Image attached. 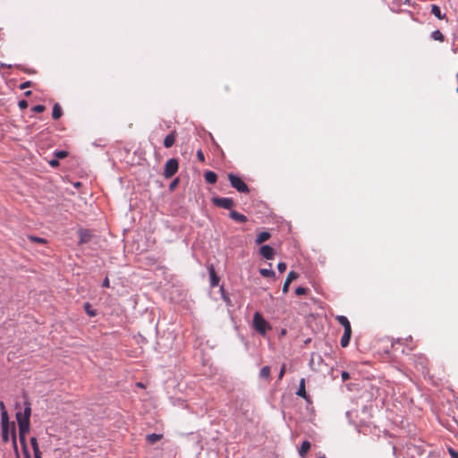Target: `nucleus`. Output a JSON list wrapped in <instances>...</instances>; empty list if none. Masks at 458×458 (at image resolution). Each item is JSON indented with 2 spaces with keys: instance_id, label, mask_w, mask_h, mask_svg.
Returning a JSON list of instances; mask_svg holds the SVG:
<instances>
[{
  "instance_id": "obj_1",
  "label": "nucleus",
  "mask_w": 458,
  "mask_h": 458,
  "mask_svg": "<svg viewBox=\"0 0 458 458\" xmlns=\"http://www.w3.org/2000/svg\"><path fill=\"white\" fill-rule=\"evenodd\" d=\"M31 407L29 402L24 403L23 411H18L15 414L19 427V436H26L30 428Z\"/></svg>"
},
{
  "instance_id": "obj_2",
  "label": "nucleus",
  "mask_w": 458,
  "mask_h": 458,
  "mask_svg": "<svg viewBox=\"0 0 458 458\" xmlns=\"http://www.w3.org/2000/svg\"><path fill=\"white\" fill-rule=\"evenodd\" d=\"M335 319L338 321L340 325L344 327V335L341 337L340 344L343 348H345L349 345L351 336H352V327L349 319L343 315L336 316Z\"/></svg>"
},
{
  "instance_id": "obj_3",
  "label": "nucleus",
  "mask_w": 458,
  "mask_h": 458,
  "mask_svg": "<svg viewBox=\"0 0 458 458\" xmlns=\"http://www.w3.org/2000/svg\"><path fill=\"white\" fill-rule=\"evenodd\" d=\"M252 327L256 332L263 336L272 329L270 324L258 311L253 315Z\"/></svg>"
},
{
  "instance_id": "obj_4",
  "label": "nucleus",
  "mask_w": 458,
  "mask_h": 458,
  "mask_svg": "<svg viewBox=\"0 0 458 458\" xmlns=\"http://www.w3.org/2000/svg\"><path fill=\"white\" fill-rule=\"evenodd\" d=\"M1 429L4 443H7L10 440V437L11 438L13 437V431L16 433L15 423L5 418V414H4L3 420H1Z\"/></svg>"
},
{
  "instance_id": "obj_5",
  "label": "nucleus",
  "mask_w": 458,
  "mask_h": 458,
  "mask_svg": "<svg viewBox=\"0 0 458 458\" xmlns=\"http://www.w3.org/2000/svg\"><path fill=\"white\" fill-rule=\"evenodd\" d=\"M228 179L233 188L242 193H248L250 189L248 185L242 181V179L233 174H228Z\"/></svg>"
},
{
  "instance_id": "obj_6",
  "label": "nucleus",
  "mask_w": 458,
  "mask_h": 458,
  "mask_svg": "<svg viewBox=\"0 0 458 458\" xmlns=\"http://www.w3.org/2000/svg\"><path fill=\"white\" fill-rule=\"evenodd\" d=\"M179 168V163L176 158H170L166 161L164 169V176L165 178H171L174 176Z\"/></svg>"
},
{
  "instance_id": "obj_7",
  "label": "nucleus",
  "mask_w": 458,
  "mask_h": 458,
  "mask_svg": "<svg viewBox=\"0 0 458 458\" xmlns=\"http://www.w3.org/2000/svg\"><path fill=\"white\" fill-rule=\"evenodd\" d=\"M212 202L215 206L225 209H232L235 205L233 199L231 198L216 197L212 199Z\"/></svg>"
},
{
  "instance_id": "obj_8",
  "label": "nucleus",
  "mask_w": 458,
  "mask_h": 458,
  "mask_svg": "<svg viewBox=\"0 0 458 458\" xmlns=\"http://www.w3.org/2000/svg\"><path fill=\"white\" fill-rule=\"evenodd\" d=\"M259 253L266 259H272L275 256V250L269 245H263L259 249Z\"/></svg>"
},
{
  "instance_id": "obj_9",
  "label": "nucleus",
  "mask_w": 458,
  "mask_h": 458,
  "mask_svg": "<svg viewBox=\"0 0 458 458\" xmlns=\"http://www.w3.org/2000/svg\"><path fill=\"white\" fill-rule=\"evenodd\" d=\"M176 135H177L176 131H174L165 138V140H164L165 148H169L174 144Z\"/></svg>"
},
{
  "instance_id": "obj_10",
  "label": "nucleus",
  "mask_w": 458,
  "mask_h": 458,
  "mask_svg": "<svg viewBox=\"0 0 458 458\" xmlns=\"http://www.w3.org/2000/svg\"><path fill=\"white\" fill-rule=\"evenodd\" d=\"M30 445L33 449L35 458H42V453L39 450L38 440L35 437L30 438Z\"/></svg>"
},
{
  "instance_id": "obj_11",
  "label": "nucleus",
  "mask_w": 458,
  "mask_h": 458,
  "mask_svg": "<svg viewBox=\"0 0 458 458\" xmlns=\"http://www.w3.org/2000/svg\"><path fill=\"white\" fill-rule=\"evenodd\" d=\"M296 394L304 398L305 400L309 401L310 396L307 394V392L305 389V379L304 378H301L300 380V386H299V389H298Z\"/></svg>"
},
{
  "instance_id": "obj_12",
  "label": "nucleus",
  "mask_w": 458,
  "mask_h": 458,
  "mask_svg": "<svg viewBox=\"0 0 458 458\" xmlns=\"http://www.w3.org/2000/svg\"><path fill=\"white\" fill-rule=\"evenodd\" d=\"M230 217L239 223H246L248 220L246 216L235 210L230 212Z\"/></svg>"
},
{
  "instance_id": "obj_13",
  "label": "nucleus",
  "mask_w": 458,
  "mask_h": 458,
  "mask_svg": "<svg viewBox=\"0 0 458 458\" xmlns=\"http://www.w3.org/2000/svg\"><path fill=\"white\" fill-rule=\"evenodd\" d=\"M208 271H209V276H210V284L212 287H215L219 283V277L216 276L213 266L209 267Z\"/></svg>"
},
{
  "instance_id": "obj_14",
  "label": "nucleus",
  "mask_w": 458,
  "mask_h": 458,
  "mask_svg": "<svg viewBox=\"0 0 458 458\" xmlns=\"http://www.w3.org/2000/svg\"><path fill=\"white\" fill-rule=\"evenodd\" d=\"M79 234H80V241H79L80 244L87 243L91 238V234L89 233V232L88 230L81 229V230H80Z\"/></svg>"
},
{
  "instance_id": "obj_15",
  "label": "nucleus",
  "mask_w": 458,
  "mask_h": 458,
  "mask_svg": "<svg viewBox=\"0 0 458 458\" xmlns=\"http://www.w3.org/2000/svg\"><path fill=\"white\" fill-rule=\"evenodd\" d=\"M310 446H311V445L308 440L303 441L299 449L300 456L304 458L306 456V454H308V452L310 451Z\"/></svg>"
},
{
  "instance_id": "obj_16",
  "label": "nucleus",
  "mask_w": 458,
  "mask_h": 458,
  "mask_svg": "<svg viewBox=\"0 0 458 458\" xmlns=\"http://www.w3.org/2000/svg\"><path fill=\"white\" fill-rule=\"evenodd\" d=\"M205 181L208 183L214 184L217 181V175L215 172L208 171L204 174Z\"/></svg>"
},
{
  "instance_id": "obj_17",
  "label": "nucleus",
  "mask_w": 458,
  "mask_h": 458,
  "mask_svg": "<svg viewBox=\"0 0 458 458\" xmlns=\"http://www.w3.org/2000/svg\"><path fill=\"white\" fill-rule=\"evenodd\" d=\"M270 237H271V234L268 232H262L258 234V236L255 240V242H256V244H261L264 242L269 240Z\"/></svg>"
},
{
  "instance_id": "obj_18",
  "label": "nucleus",
  "mask_w": 458,
  "mask_h": 458,
  "mask_svg": "<svg viewBox=\"0 0 458 458\" xmlns=\"http://www.w3.org/2000/svg\"><path fill=\"white\" fill-rule=\"evenodd\" d=\"M162 437H163L162 434L152 433V434L147 435L146 439H147L148 444L154 445L155 443H157V441L162 439Z\"/></svg>"
},
{
  "instance_id": "obj_19",
  "label": "nucleus",
  "mask_w": 458,
  "mask_h": 458,
  "mask_svg": "<svg viewBox=\"0 0 458 458\" xmlns=\"http://www.w3.org/2000/svg\"><path fill=\"white\" fill-rule=\"evenodd\" d=\"M431 13L439 20H444L445 18V14H443L440 7L436 4L431 5Z\"/></svg>"
},
{
  "instance_id": "obj_20",
  "label": "nucleus",
  "mask_w": 458,
  "mask_h": 458,
  "mask_svg": "<svg viewBox=\"0 0 458 458\" xmlns=\"http://www.w3.org/2000/svg\"><path fill=\"white\" fill-rule=\"evenodd\" d=\"M62 115H63V111H62L61 106H60L58 104H55V106H54V107H53L52 117H53L55 120H57V119H59Z\"/></svg>"
},
{
  "instance_id": "obj_21",
  "label": "nucleus",
  "mask_w": 458,
  "mask_h": 458,
  "mask_svg": "<svg viewBox=\"0 0 458 458\" xmlns=\"http://www.w3.org/2000/svg\"><path fill=\"white\" fill-rule=\"evenodd\" d=\"M11 439H12V445H13V452H14L15 457L16 458H21L20 453H19V450H18V445H17L16 433L13 432V437Z\"/></svg>"
},
{
  "instance_id": "obj_22",
  "label": "nucleus",
  "mask_w": 458,
  "mask_h": 458,
  "mask_svg": "<svg viewBox=\"0 0 458 458\" xmlns=\"http://www.w3.org/2000/svg\"><path fill=\"white\" fill-rule=\"evenodd\" d=\"M431 38L434 40H437V41H439V42H443L445 40V36L443 35V33L440 30H434L431 33Z\"/></svg>"
},
{
  "instance_id": "obj_23",
  "label": "nucleus",
  "mask_w": 458,
  "mask_h": 458,
  "mask_svg": "<svg viewBox=\"0 0 458 458\" xmlns=\"http://www.w3.org/2000/svg\"><path fill=\"white\" fill-rule=\"evenodd\" d=\"M260 377L268 380L270 378V368L268 366H265L261 369L259 373Z\"/></svg>"
},
{
  "instance_id": "obj_24",
  "label": "nucleus",
  "mask_w": 458,
  "mask_h": 458,
  "mask_svg": "<svg viewBox=\"0 0 458 458\" xmlns=\"http://www.w3.org/2000/svg\"><path fill=\"white\" fill-rule=\"evenodd\" d=\"M259 273L264 277H275L276 274L272 269L261 268Z\"/></svg>"
},
{
  "instance_id": "obj_25",
  "label": "nucleus",
  "mask_w": 458,
  "mask_h": 458,
  "mask_svg": "<svg viewBox=\"0 0 458 458\" xmlns=\"http://www.w3.org/2000/svg\"><path fill=\"white\" fill-rule=\"evenodd\" d=\"M298 276H299L298 273H296L294 271H290L287 275L285 281H287L288 283H292L293 280L297 279Z\"/></svg>"
},
{
  "instance_id": "obj_26",
  "label": "nucleus",
  "mask_w": 458,
  "mask_h": 458,
  "mask_svg": "<svg viewBox=\"0 0 458 458\" xmlns=\"http://www.w3.org/2000/svg\"><path fill=\"white\" fill-rule=\"evenodd\" d=\"M29 239L37 243L45 244L47 242V240L44 238L37 237V236H30Z\"/></svg>"
},
{
  "instance_id": "obj_27",
  "label": "nucleus",
  "mask_w": 458,
  "mask_h": 458,
  "mask_svg": "<svg viewBox=\"0 0 458 458\" xmlns=\"http://www.w3.org/2000/svg\"><path fill=\"white\" fill-rule=\"evenodd\" d=\"M84 309H85V310H86V312H87V314H88L89 316H90V317H94V316L96 315L95 310H91V306H90V304H89V303H88V302H87V303H85V304H84Z\"/></svg>"
},
{
  "instance_id": "obj_28",
  "label": "nucleus",
  "mask_w": 458,
  "mask_h": 458,
  "mask_svg": "<svg viewBox=\"0 0 458 458\" xmlns=\"http://www.w3.org/2000/svg\"><path fill=\"white\" fill-rule=\"evenodd\" d=\"M0 410H1V420H3L4 414H5V418L9 419L8 412L5 409L4 402H0Z\"/></svg>"
},
{
  "instance_id": "obj_29",
  "label": "nucleus",
  "mask_w": 458,
  "mask_h": 458,
  "mask_svg": "<svg viewBox=\"0 0 458 458\" xmlns=\"http://www.w3.org/2000/svg\"><path fill=\"white\" fill-rule=\"evenodd\" d=\"M308 289L305 288V287H301V286H299L295 289V293L297 295H303V294H306L308 293Z\"/></svg>"
},
{
  "instance_id": "obj_30",
  "label": "nucleus",
  "mask_w": 458,
  "mask_h": 458,
  "mask_svg": "<svg viewBox=\"0 0 458 458\" xmlns=\"http://www.w3.org/2000/svg\"><path fill=\"white\" fill-rule=\"evenodd\" d=\"M55 157H57V158H64V157H66L68 156V152H67V151H65V150L56 151V152L55 153Z\"/></svg>"
},
{
  "instance_id": "obj_31",
  "label": "nucleus",
  "mask_w": 458,
  "mask_h": 458,
  "mask_svg": "<svg viewBox=\"0 0 458 458\" xmlns=\"http://www.w3.org/2000/svg\"><path fill=\"white\" fill-rule=\"evenodd\" d=\"M45 109H46V107L42 105H37L32 107V111L35 113H42L45 111Z\"/></svg>"
},
{
  "instance_id": "obj_32",
  "label": "nucleus",
  "mask_w": 458,
  "mask_h": 458,
  "mask_svg": "<svg viewBox=\"0 0 458 458\" xmlns=\"http://www.w3.org/2000/svg\"><path fill=\"white\" fill-rule=\"evenodd\" d=\"M19 440L21 445V449H25V447H28L27 441H26V436H19Z\"/></svg>"
},
{
  "instance_id": "obj_33",
  "label": "nucleus",
  "mask_w": 458,
  "mask_h": 458,
  "mask_svg": "<svg viewBox=\"0 0 458 458\" xmlns=\"http://www.w3.org/2000/svg\"><path fill=\"white\" fill-rule=\"evenodd\" d=\"M286 264L284 262H280L277 265V269L280 273H284L286 270Z\"/></svg>"
},
{
  "instance_id": "obj_34",
  "label": "nucleus",
  "mask_w": 458,
  "mask_h": 458,
  "mask_svg": "<svg viewBox=\"0 0 458 458\" xmlns=\"http://www.w3.org/2000/svg\"><path fill=\"white\" fill-rule=\"evenodd\" d=\"M285 371H286V365L285 364H283L282 367H281V369H280V372H279V375H278V379L281 380L283 378V377L284 376L285 374Z\"/></svg>"
},
{
  "instance_id": "obj_35",
  "label": "nucleus",
  "mask_w": 458,
  "mask_h": 458,
  "mask_svg": "<svg viewBox=\"0 0 458 458\" xmlns=\"http://www.w3.org/2000/svg\"><path fill=\"white\" fill-rule=\"evenodd\" d=\"M448 453L452 458H458V452L452 447H448Z\"/></svg>"
},
{
  "instance_id": "obj_36",
  "label": "nucleus",
  "mask_w": 458,
  "mask_h": 458,
  "mask_svg": "<svg viewBox=\"0 0 458 458\" xmlns=\"http://www.w3.org/2000/svg\"><path fill=\"white\" fill-rule=\"evenodd\" d=\"M18 106L21 110L26 109L28 107V102L26 100H20Z\"/></svg>"
},
{
  "instance_id": "obj_37",
  "label": "nucleus",
  "mask_w": 458,
  "mask_h": 458,
  "mask_svg": "<svg viewBox=\"0 0 458 458\" xmlns=\"http://www.w3.org/2000/svg\"><path fill=\"white\" fill-rule=\"evenodd\" d=\"M31 86H32V82L28 81H25V82L21 83L20 85V89H27V88L31 87Z\"/></svg>"
},
{
  "instance_id": "obj_38",
  "label": "nucleus",
  "mask_w": 458,
  "mask_h": 458,
  "mask_svg": "<svg viewBox=\"0 0 458 458\" xmlns=\"http://www.w3.org/2000/svg\"><path fill=\"white\" fill-rule=\"evenodd\" d=\"M197 157L198 159L200 161V162H204L205 161V157H204V154L202 152V150H198L197 151Z\"/></svg>"
},
{
  "instance_id": "obj_39",
  "label": "nucleus",
  "mask_w": 458,
  "mask_h": 458,
  "mask_svg": "<svg viewBox=\"0 0 458 458\" xmlns=\"http://www.w3.org/2000/svg\"><path fill=\"white\" fill-rule=\"evenodd\" d=\"M341 377L343 381H346L350 378V374L347 371H343Z\"/></svg>"
},
{
  "instance_id": "obj_40",
  "label": "nucleus",
  "mask_w": 458,
  "mask_h": 458,
  "mask_svg": "<svg viewBox=\"0 0 458 458\" xmlns=\"http://www.w3.org/2000/svg\"><path fill=\"white\" fill-rule=\"evenodd\" d=\"M290 284L291 283L284 281V284L283 289H282L284 293H286L288 292Z\"/></svg>"
},
{
  "instance_id": "obj_41",
  "label": "nucleus",
  "mask_w": 458,
  "mask_h": 458,
  "mask_svg": "<svg viewBox=\"0 0 458 458\" xmlns=\"http://www.w3.org/2000/svg\"><path fill=\"white\" fill-rule=\"evenodd\" d=\"M102 286L106 287V288H108L110 286V281L107 276L104 279Z\"/></svg>"
},
{
  "instance_id": "obj_42",
  "label": "nucleus",
  "mask_w": 458,
  "mask_h": 458,
  "mask_svg": "<svg viewBox=\"0 0 458 458\" xmlns=\"http://www.w3.org/2000/svg\"><path fill=\"white\" fill-rule=\"evenodd\" d=\"M49 165L52 166V167H55L59 165V162L57 159H52L49 161Z\"/></svg>"
},
{
  "instance_id": "obj_43",
  "label": "nucleus",
  "mask_w": 458,
  "mask_h": 458,
  "mask_svg": "<svg viewBox=\"0 0 458 458\" xmlns=\"http://www.w3.org/2000/svg\"><path fill=\"white\" fill-rule=\"evenodd\" d=\"M22 453H23L25 458H31L28 447H25V449H22Z\"/></svg>"
},
{
  "instance_id": "obj_44",
  "label": "nucleus",
  "mask_w": 458,
  "mask_h": 458,
  "mask_svg": "<svg viewBox=\"0 0 458 458\" xmlns=\"http://www.w3.org/2000/svg\"><path fill=\"white\" fill-rule=\"evenodd\" d=\"M177 182H178V179L174 180V181L171 183V185H170V189H171V190H173V189L175 187V185L177 184Z\"/></svg>"
},
{
  "instance_id": "obj_45",
  "label": "nucleus",
  "mask_w": 458,
  "mask_h": 458,
  "mask_svg": "<svg viewBox=\"0 0 458 458\" xmlns=\"http://www.w3.org/2000/svg\"><path fill=\"white\" fill-rule=\"evenodd\" d=\"M30 95H31V91L30 90L25 92V96L26 97H30Z\"/></svg>"
},
{
  "instance_id": "obj_46",
  "label": "nucleus",
  "mask_w": 458,
  "mask_h": 458,
  "mask_svg": "<svg viewBox=\"0 0 458 458\" xmlns=\"http://www.w3.org/2000/svg\"><path fill=\"white\" fill-rule=\"evenodd\" d=\"M138 386L143 387V385L141 383H139Z\"/></svg>"
}]
</instances>
